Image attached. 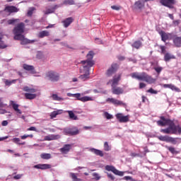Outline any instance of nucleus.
<instances>
[{
  "mask_svg": "<svg viewBox=\"0 0 181 181\" xmlns=\"http://www.w3.org/2000/svg\"><path fill=\"white\" fill-rule=\"evenodd\" d=\"M59 138H60V135H59V134H57V135L49 134L44 137V140L45 141H55L56 139H59Z\"/></svg>",
  "mask_w": 181,
  "mask_h": 181,
  "instance_id": "obj_16",
  "label": "nucleus"
},
{
  "mask_svg": "<svg viewBox=\"0 0 181 181\" xmlns=\"http://www.w3.org/2000/svg\"><path fill=\"white\" fill-rule=\"evenodd\" d=\"M23 68L24 69V70H26V71H30L31 74H35V73H36V71H35V66L32 65L24 64L23 65Z\"/></svg>",
  "mask_w": 181,
  "mask_h": 181,
  "instance_id": "obj_17",
  "label": "nucleus"
},
{
  "mask_svg": "<svg viewBox=\"0 0 181 181\" xmlns=\"http://www.w3.org/2000/svg\"><path fill=\"white\" fill-rule=\"evenodd\" d=\"M107 86H112V90L114 91V78L107 82Z\"/></svg>",
  "mask_w": 181,
  "mask_h": 181,
  "instance_id": "obj_51",
  "label": "nucleus"
},
{
  "mask_svg": "<svg viewBox=\"0 0 181 181\" xmlns=\"http://www.w3.org/2000/svg\"><path fill=\"white\" fill-rule=\"evenodd\" d=\"M16 81H18V79H13L12 81L6 80L4 83L6 86H11L12 84H15Z\"/></svg>",
  "mask_w": 181,
  "mask_h": 181,
  "instance_id": "obj_41",
  "label": "nucleus"
},
{
  "mask_svg": "<svg viewBox=\"0 0 181 181\" xmlns=\"http://www.w3.org/2000/svg\"><path fill=\"white\" fill-rule=\"evenodd\" d=\"M114 94H116L117 95H119L120 94H124V88L121 87H115Z\"/></svg>",
  "mask_w": 181,
  "mask_h": 181,
  "instance_id": "obj_27",
  "label": "nucleus"
},
{
  "mask_svg": "<svg viewBox=\"0 0 181 181\" xmlns=\"http://www.w3.org/2000/svg\"><path fill=\"white\" fill-rule=\"evenodd\" d=\"M68 97H74V98H76L78 101H81L82 103H86V101H93V98L90 96H83L81 97V93H68Z\"/></svg>",
  "mask_w": 181,
  "mask_h": 181,
  "instance_id": "obj_6",
  "label": "nucleus"
},
{
  "mask_svg": "<svg viewBox=\"0 0 181 181\" xmlns=\"http://www.w3.org/2000/svg\"><path fill=\"white\" fill-rule=\"evenodd\" d=\"M142 46V42L140 40L135 41L132 45V47H134V49H139Z\"/></svg>",
  "mask_w": 181,
  "mask_h": 181,
  "instance_id": "obj_32",
  "label": "nucleus"
},
{
  "mask_svg": "<svg viewBox=\"0 0 181 181\" xmlns=\"http://www.w3.org/2000/svg\"><path fill=\"white\" fill-rule=\"evenodd\" d=\"M166 149H168V151H169V152H170V153H172L173 155H177V153H180L179 151H177L176 148L173 146H165Z\"/></svg>",
  "mask_w": 181,
  "mask_h": 181,
  "instance_id": "obj_24",
  "label": "nucleus"
},
{
  "mask_svg": "<svg viewBox=\"0 0 181 181\" xmlns=\"http://www.w3.org/2000/svg\"><path fill=\"white\" fill-rule=\"evenodd\" d=\"M12 142L14 144H16L17 145H25L26 142L23 141V143H21V139L19 138H13L11 139Z\"/></svg>",
  "mask_w": 181,
  "mask_h": 181,
  "instance_id": "obj_37",
  "label": "nucleus"
},
{
  "mask_svg": "<svg viewBox=\"0 0 181 181\" xmlns=\"http://www.w3.org/2000/svg\"><path fill=\"white\" fill-rule=\"evenodd\" d=\"M151 66H159V62L158 61H155L153 62H151Z\"/></svg>",
  "mask_w": 181,
  "mask_h": 181,
  "instance_id": "obj_60",
  "label": "nucleus"
},
{
  "mask_svg": "<svg viewBox=\"0 0 181 181\" xmlns=\"http://www.w3.org/2000/svg\"><path fill=\"white\" fill-rule=\"evenodd\" d=\"M74 0H64V5H74Z\"/></svg>",
  "mask_w": 181,
  "mask_h": 181,
  "instance_id": "obj_46",
  "label": "nucleus"
},
{
  "mask_svg": "<svg viewBox=\"0 0 181 181\" xmlns=\"http://www.w3.org/2000/svg\"><path fill=\"white\" fill-rule=\"evenodd\" d=\"M14 40H21V45H28L30 43V41L25 37V35H21L20 37H14Z\"/></svg>",
  "mask_w": 181,
  "mask_h": 181,
  "instance_id": "obj_15",
  "label": "nucleus"
},
{
  "mask_svg": "<svg viewBox=\"0 0 181 181\" xmlns=\"http://www.w3.org/2000/svg\"><path fill=\"white\" fill-rule=\"evenodd\" d=\"M116 118L119 121V122H129V115L124 116L121 113H118L116 115Z\"/></svg>",
  "mask_w": 181,
  "mask_h": 181,
  "instance_id": "obj_10",
  "label": "nucleus"
},
{
  "mask_svg": "<svg viewBox=\"0 0 181 181\" xmlns=\"http://www.w3.org/2000/svg\"><path fill=\"white\" fill-rule=\"evenodd\" d=\"M5 107H6V104L4 103V102L2 101V98H0V114L1 115L6 114V112H8L6 110L4 109L5 108Z\"/></svg>",
  "mask_w": 181,
  "mask_h": 181,
  "instance_id": "obj_21",
  "label": "nucleus"
},
{
  "mask_svg": "<svg viewBox=\"0 0 181 181\" xmlns=\"http://www.w3.org/2000/svg\"><path fill=\"white\" fill-rule=\"evenodd\" d=\"M25 32V23H18L13 30V33L15 35L14 37H19L22 36V33Z\"/></svg>",
  "mask_w": 181,
  "mask_h": 181,
  "instance_id": "obj_4",
  "label": "nucleus"
},
{
  "mask_svg": "<svg viewBox=\"0 0 181 181\" xmlns=\"http://www.w3.org/2000/svg\"><path fill=\"white\" fill-rule=\"evenodd\" d=\"M104 149L106 151L111 150V148L110 147V145H108V142H107V141H105L104 144Z\"/></svg>",
  "mask_w": 181,
  "mask_h": 181,
  "instance_id": "obj_50",
  "label": "nucleus"
},
{
  "mask_svg": "<svg viewBox=\"0 0 181 181\" xmlns=\"http://www.w3.org/2000/svg\"><path fill=\"white\" fill-rule=\"evenodd\" d=\"M73 22H74V18H73L72 17H69L65 20L62 21V23H63L64 27L69 28L71 25V23H73Z\"/></svg>",
  "mask_w": 181,
  "mask_h": 181,
  "instance_id": "obj_13",
  "label": "nucleus"
},
{
  "mask_svg": "<svg viewBox=\"0 0 181 181\" xmlns=\"http://www.w3.org/2000/svg\"><path fill=\"white\" fill-rule=\"evenodd\" d=\"M146 93H150L151 94H158V91L153 90V88H152L147 90Z\"/></svg>",
  "mask_w": 181,
  "mask_h": 181,
  "instance_id": "obj_54",
  "label": "nucleus"
},
{
  "mask_svg": "<svg viewBox=\"0 0 181 181\" xmlns=\"http://www.w3.org/2000/svg\"><path fill=\"white\" fill-rule=\"evenodd\" d=\"M86 57L87 59L81 61V64H83V66H86V67L90 69V67H93V66H94V61H93V59L94 57V52L93 51H90L86 55Z\"/></svg>",
  "mask_w": 181,
  "mask_h": 181,
  "instance_id": "obj_3",
  "label": "nucleus"
},
{
  "mask_svg": "<svg viewBox=\"0 0 181 181\" xmlns=\"http://www.w3.org/2000/svg\"><path fill=\"white\" fill-rule=\"evenodd\" d=\"M63 112V110H55L50 114V117L51 118H56L57 115H59V114H62Z\"/></svg>",
  "mask_w": 181,
  "mask_h": 181,
  "instance_id": "obj_35",
  "label": "nucleus"
},
{
  "mask_svg": "<svg viewBox=\"0 0 181 181\" xmlns=\"http://www.w3.org/2000/svg\"><path fill=\"white\" fill-rule=\"evenodd\" d=\"M105 170H107V172H112V173H114V166H112V165H106L105 166Z\"/></svg>",
  "mask_w": 181,
  "mask_h": 181,
  "instance_id": "obj_48",
  "label": "nucleus"
},
{
  "mask_svg": "<svg viewBox=\"0 0 181 181\" xmlns=\"http://www.w3.org/2000/svg\"><path fill=\"white\" fill-rule=\"evenodd\" d=\"M33 11H35V8H32L31 10H29L28 11V16H32V15H33Z\"/></svg>",
  "mask_w": 181,
  "mask_h": 181,
  "instance_id": "obj_59",
  "label": "nucleus"
},
{
  "mask_svg": "<svg viewBox=\"0 0 181 181\" xmlns=\"http://www.w3.org/2000/svg\"><path fill=\"white\" fill-rule=\"evenodd\" d=\"M10 105L12 106L13 109L14 110V111H16V112H17L18 114H22V110H19V105L15 103L13 100L10 101Z\"/></svg>",
  "mask_w": 181,
  "mask_h": 181,
  "instance_id": "obj_20",
  "label": "nucleus"
},
{
  "mask_svg": "<svg viewBox=\"0 0 181 181\" xmlns=\"http://www.w3.org/2000/svg\"><path fill=\"white\" fill-rule=\"evenodd\" d=\"M160 4H161L163 6L173 9L175 4H176V0H160Z\"/></svg>",
  "mask_w": 181,
  "mask_h": 181,
  "instance_id": "obj_9",
  "label": "nucleus"
},
{
  "mask_svg": "<svg viewBox=\"0 0 181 181\" xmlns=\"http://www.w3.org/2000/svg\"><path fill=\"white\" fill-rule=\"evenodd\" d=\"M80 73L83 74L79 76L82 81H86V80H88L90 78V68L86 66H83V69H80Z\"/></svg>",
  "mask_w": 181,
  "mask_h": 181,
  "instance_id": "obj_7",
  "label": "nucleus"
},
{
  "mask_svg": "<svg viewBox=\"0 0 181 181\" xmlns=\"http://www.w3.org/2000/svg\"><path fill=\"white\" fill-rule=\"evenodd\" d=\"M159 35L161 36V40L163 42H166V40H169L172 37V34L165 33L163 30L160 31Z\"/></svg>",
  "mask_w": 181,
  "mask_h": 181,
  "instance_id": "obj_11",
  "label": "nucleus"
},
{
  "mask_svg": "<svg viewBox=\"0 0 181 181\" xmlns=\"http://www.w3.org/2000/svg\"><path fill=\"white\" fill-rule=\"evenodd\" d=\"M177 139H179V138H174L170 136V140L168 142L173 144V145H176L177 144Z\"/></svg>",
  "mask_w": 181,
  "mask_h": 181,
  "instance_id": "obj_42",
  "label": "nucleus"
},
{
  "mask_svg": "<svg viewBox=\"0 0 181 181\" xmlns=\"http://www.w3.org/2000/svg\"><path fill=\"white\" fill-rule=\"evenodd\" d=\"M19 18H12L7 21L8 25H15V23H19Z\"/></svg>",
  "mask_w": 181,
  "mask_h": 181,
  "instance_id": "obj_36",
  "label": "nucleus"
},
{
  "mask_svg": "<svg viewBox=\"0 0 181 181\" xmlns=\"http://www.w3.org/2000/svg\"><path fill=\"white\" fill-rule=\"evenodd\" d=\"M176 59V57L175 55H172L169 52L165 53L164 55V60L165 62H169V61H170L172 59Z\"/></svg>",
  "mask_w": 181,
  "mask_h": 181,
  "instance_id": "obj_23",
  "label": "nucleus"
},
{
  "mask_svg": "<svg viewBox=\"0 0 181 181\" xmlns=\"http://www.w3.org/2000/svg\"><path fill=\"white\" fill-rule=\"evenodd\" d=\"M145 87H146V83H144V82L139 83V88L140 90H142V88H145Z\"/></svg>",
  "mask_w": 181,
  "mask_h": 181,
  "instance_id": "obj_57",
  "label": "nucleus"
},
{
  "mask_svg": "<svg viewBox=\"0 0 181 181\" xmlns=\"http://www.w3.org/2000/svg\"><path fill=\"white\" fill-rule=\"evenodd\" d=\"M18 11L19 9L15 6H6L4 8V12L9 13V15H11V13L18 12Z\"/></svg>",
  "mask_w": 181,
  "mask_h": 181,
  "instance_id": "obj_12",
  "label": "nucleus"
},
{
  "mask_svg": "<svg viewBox=\"0 0 181 181\" xmlns=\"http://www.w3.org/2000/svg\"><path fill=\"white\" fill-rule=\"evenodd\" d=\"M90 151L93 152V153H95V155H97V156H104V153H103L102 151L96 149V148H91Z\"/></svg>",
  "mask_w": 181,
  "mask_h": 181,
  "instance_id": "obj_29",
  "label": "nucleus"
},
{
  "mask_svg": "<svg viewBox=\"0 0 181 181\" xmlns=\"http://www.w3.org/2000/svg\"><path fill=\"white\" fill-rule=\"evenodd\" d=\"M173 43L175 47H181V37H175L173 39Z\"/></svg>",
  "mask_w": 181,
  "mask_h": 181,
  "instance_id": "obj_26",
  "label": "nucleus"
},
{
  "mask_svg": "<svg viewBox=\"0 0 181 181\" xmlns=\"http://www.w3.org/2000/svg\"><path fill=\"white\" fill-rule=\"evenodd\" d=\"M47 36H50V33L47 30H42L38 34V37L40 39H43V37H46Z\"/></svg>",
  "mask_w": 181,
  "mask_h": 181,
  "instance_id": "obj_25",
  "label": "nucleus"
},
{
  "mask_svg": "<svg viewBox=\"0 0 181 181\" xmlns=\"http://www.w3.org/2000/svg\"><path fill=\"white\" fill-rule=\"evenodd\" d=\"M124 180H132V177H131V176H124Z\"/></svg>",
  "mask_w": 181,
  "mask_h": 181,
  "instance_id": "obj_61",
  "label": "nucleus"
},
{
  "mask_svg": "<svg viewBox=\"0 0 181 181\" xmlns=\"http://www.w3.org/2000/svg\"><path fill=\"white\" fill-rule=\"evenodd\" d=\"M27 131H36V127H30V128L27 129Z\"/></svg>",
  "mask_w": 181,
  "mask_h": 181,
  "instance_id": "obj_64",
  "label": "nucleus"
},
{
  "mask_svg": "<svg viewBox=\"0 0 181 181\" xmlns=\"http://www.w3.org/2000/svg\"><path fill=\"white\" fill-rule=\"evenodd\" d=\"M153 69L155 70L157 74H160V72L162 71V70H163V67L157 66V67H154Z\"/></svg>",
  "mask_w": 181,
  "mask_h": 181,
  "instance_id": "obj_47",
  "label": "nucleus"
},
{
  "mask_svg": "<svg viewBox=\"0 0 181 181\" xmlns=\"http://www.w3.org/2000/svg\"><path fill=\"white\" fill-rule=\"evenodd\" d=\"M132 78H136L139 81H146V83H148V84H152L155 83V78H152V76H149L146 72H142L139 74L138 72H134L130 74Z\"/></svg>",
  "mask_w": 181,
  "mask_h": 181,
  "instance_id": "obj_2",
  "label": "nucleus"
},
{
  "mask_svg": "<svg viewBox=\"0 0 181 181\" xmlns=\"http://www.w3.org/2000/svg\"><path fill=\"white\" fill-rule=\"evenodd\" d=\"M117 59L119 60V62H124V60H125V57L122 55H118Z\"/></svg>",
  "mask_w": 181,
  "mask_h": 181,
  "instance_id": "obj_56",
  "label": "nucleus"
},
{
  "mask_svg": "<svg viewBox=\"0 0 181 181\" xmlns=\"http://www.w3.org/2000/svg\"><path fill=\"white\" fill-rule=\"evenodd\" d=\"M160 118V119L157 121V124L159 127H166V125H168V128L162 129L160 132H163V134H172L174 135L179 134V135H181L180 125H175L174 121L170 119H166L163 116H161Z\"/></svg>",
  "mask_w": 181,
  "mask_h": 181,
  "instance_id": "obj_1",
  "label": "nucleus"
},
{
  "mask_svg": "<svg viewBox=\"0 0 181 181\" xmlns=\"http://www.w3.org/2000/svg\"><path fill=\"white\" fill-rule=\"evenodd\" d=\"M35 169H41V170H46V169H51L52 165L50 164H38L34 165Z\"/></svg>",
  "mask_w": 181,
  "mask_h": 181,
  "instance_id": "obj_14",
  "label": "nucleus"
},
{
  "mask_svg": "<svg viewBox=\"0 0 181 181\" xmlns=\"http://www.w3.org/2000/svg\"><path fill=\"white\" fill-rule=\"evenodd\" d=\"M122 76V73L116 74L114 78V84H118V82L121 80Z\"/></svg>",
  "mask_w": 181,
  "mask_h": 181,
  "instance_id": "obj_33",
  "label": "nucleus"
},
{
  "mask_svg": "<svg viewBox=\"0 0 181 181\" xmlns=\"http://www.w3.org/2000/svg\"><path fill=\"white\" fill-rule=\"evenodd\" d=\"M160 49L161 50V53L163 54H165V53H166V47L163 46V45H160Z\"/></svg>",
  "mask_w": 181,
  "mask_h": 181,
  "instance_id": "obj_55",
  "label": "nucleus"
},
{
  "mask_svg": "<svg viewBox=\"0 0 181 181\" xmlns=\"http://www.w3.org/2000/svg\"><path fill=\"white\" fill-rule=\"evenodd\" d=\"M23 91H26L27 93H36V89L30 88L28 86H25L23 88Z\"/></svg>",
  "mask_w": 181,
  "mask_h": 181,
  "instance_id": "obj_39",
  "label": "nucleus"
},
{
  "mask_svg": "<svg viewBox=\"0 0 181 181\" xmlns=\"http://www.w3.org/2000/svg\"><path fill=\"white\" fill-rule=\"evenodd\" d=\"M6 47H8V45H6L5 42L3 40H1L0 42V49H6Z\"/></svg>",
  "mask_w": 181,
  "mask_h": 181,
  "instance_id": "obj_53",
  "label": "nucleus"
},
{
  "mask_svg": "<svg viewBox=\"0 0 181 181\" xmlns=\"http://www.w3.org/2000/svg\"><path fill=\"white\" fill-rule=\"evenodd\" d=\"M114 105H124V103L119 100H114Z\"/></svg>",
  "mask_w": 181,
  "mask_h": 181,
  "instance_id": "obj_52",
  "label": "nucleus"
},
{
  "mask_svg": "<svg viewBox=\"0 0 181 181\" xmlns=\"http://www.w3.org/2000/svg\"><path fill=\"white\" fill-rule=\"evenodd\" d=\"M124 173H125V172L119 171L114 168V175H117V176H124Z\"/></svg>",
  "mask_w": 181,
  "mask_h": 181,
  "instance_id": "obj_43",
  "label": "nucleus"
},
{
  "mask_svg": "<svg viewBox=\"0 0 181 181\" xmlns=\"http://www.w3.org/2000/svg\"><path fill=\"white\" fill-rule=\"evenodd\" d=\"M40 158H41V159L48 160L52 158V154L43 153L40 154Z\"/></svg>",
  "mask_w": 181,
  "mask_h": 181,
  "instance_id": "obj_38",
  "label": "nucleus"
},
{
  "mask_svg": "<svg viewBox=\"0 0 181 181\" xmlns=\"http://www.w3.org/2000/svg\"><path fill=\"white\" fill-rule=\"evenodd\" d=\"M22 176H23V174H18V175H16L13 177V179L15 180H19V179H21L22 178Z\"/></svg>",
  "mask_w": 181,
  "mask_h": 181,
  "instance_id": "obj_58",
  "label": "nucleus"
},
{
  "mask_svg": "<svg viewBox=\"0 0 181 181\" xmlns=\"http://www.w3.org/2000/svg\"><path fill=\"white\" fill-rule=\"evenodd\" d=\"M70 149H71V144H65L59 149V151L62 152V153L66 154L70 152Z\"/></svg>",
  "mask_w": 181,
  "mask_h": 181,
  "instance_id": "obj_19",
  "label": "nucleus"
},
{
  "mask_svg": "<svg viewBox=\"0 0 181 181\" xmlns=\"http://www.w3.org/2000/svg\"><path fill=\"white\" fill-rule=\"evenodd\" d=\"M56 8H57V6H55L51 8H48L45 12V15H49V13H53L54 11H56Z\"/></svg>",
  "mask_w": 181,
  "mask_h": 181,
  "instance_id": "obj_40",
  "label": "nucleus"
},
{
  "mask_svg": "<svg viewBox=\"0 0 181 181\" xmlns=\"http://www.w3.org/2000/svg\"><path fill=\"white\" fill-rule=\"evenodd\" d=\"M45 77L50 81H59L60 80V74L54 71H49L45 74Z\"/></svg>",
  "mask_w": 181,
  "mask_h": 181,
  "instance_id": "obj_5",
  "label": "nucleus"
},
{
  "mask_svg": "<svg viewBox=\"0 0 181 181\" xmlns=\"http://www.w3.org/2000/svg\"><path fill=\"white\" fill-rule=\"evenodd\" d=\"M118 69H119V65H118V64H115V65H114L115 71H117V70H118Z\"/></svg>",
  "mask_w": 181,
  "mask_h": 181,
  "instance_id": "obj_62",
  "label": "nucleus"
},
{
  "mask_svg": "<svg viewBox=\"0 0 181 181\" xmlns=\"http://www.w3.org/2000/svg\"><path fill=\"white\" fill-rule=\"evenodd\" d=\"M157 138L159 141H162L163 142H169L170 139V136H158Z\"/></svg>",
  "mask_w": 181,
  "mask_h": 181,
  "instance_id": "obj_30",
  "label": "nucleus"
},
{
  "mask_svg": "<svg viewBox=\"0 0 181 181\" xmlns=\"http://www.w3.org/2000/svg\"><path fill=\"white\" fill-rule=\"evenodd\" d=\"M52 100H54V101H62V100H63V98L59 97V95H57V94H52Z\"/></svg>",
  "mask_w": 181,
  "mask_h": 181,
  "instance_id": "obj_45",
  "label": "nucleus"
},
{
  "mask_svg": "<svg viewBox=\"0 0 181 181\" xmlns=\"http://www.w3.org/2000/svg\"><path fill=\"white\" fill-rule=\"evenodd\" d=\"M114 74V64H112L111 66L107 69L106 72L107 77H111Z\"/></svg>",
  "mask_w": 181,
  "mask_h": 181,
  "instance_id": "obj_28",
  "label": "nucleus"
},
{
  "mask_svg": "<svg viewBox=\"0 0 181 181\" xmlns=\"http://www.w3.org/2000/svg\"><path fill=\"white\" fill-rule=\"evenodd\" d=\"M71 177H72V180L74 181H81V179L78 178L77 176L76 175V174L71 173Z\"/></svg>",
  "mask_w": 181,
  "mask_h": 181,
  "instance_id": "obj_49",
  "label": "nucleus"
},
{
  "mask_svg": "<svg viewBox=\"0 0 181 181\" xmlns=\"http://www.w3.org/2000/svg\"><path fill=\"white\" fill-rule=\"evenodd\" d=\"M64 135H69V136H73L74 135H78L80 134V131L77 127L72 128H65L63 131Z\"/></svg>",
  "mask_w": 181,
  "mask_h": 181,
  "instance_id": "obj_8",
  "label": "nucleus"
},
{
  "mask_svg": "<svg viewBox=\"0 0 181 181\" xmlns=\"http://www.w3.org/2000/svg\"><path fill=\"white\" fill-rule=\"evenodd\" d=\"M26 100H35L36 98V94L35 93H25Z\"/></svg>",
  "mask_w": 181,
  "mask_h": 181,
  "instance_id": "obj_31",
  "label": "nucleus"
},
{
  "mask_svg": "<svg viewBox=\"0 0 181 181\" xmlns=\"http://www.w3.org/2000/svg\"><path fill=\"white\" fill-rule=\"evenodd\" d=\"M1 125L2 127H6V125H8V121L4 120L1 122Z\"/></svg>",
  "mask_w": 181,
  "mask_h": 181,
  "instance_id": "obj_63",
  "label": "nucleus"
},
{
  "mask_svg": "<svg viewBox=\"0 0 181 181\" xmlns=\"http://www.w3.org/2000/svg\"><path fill=\"white\" fill-rule=\"evenodd\" d=\"M103 117H105V118H106L107 119H112L113 118V116L108 113V112H104Z\"/></svg>",
  "mask_w": 181,
  "mask_h": 181,
  "instance_id": "obj_44",
  "label": "nucleus"
},
{
  "mask_svg": "<svg viewBox=\"0 0 181 181\" xmlns=\"http://www.w3.org/2000/svg\"><path fill=\"white\" fill-rule=\"evenodd\" d=\"M68 114L71 119H74V121H77V119H78V117H77V116L74 115V112H73V111H68Z\"/></svg>",
  "mask_w": 181,
  "mask_h": 181,
  "instance_id": "obj_34",
  "label": "nucleus"
},
{
  "mask_svg": "<svg viewBox=\"0 0 181 181\" xmlns=\"http://www.w3.org/2000/svg\"><path fill=\"white\" fill-rule=\"evenodd\" d=\"M163 88H170L173 91H177L179 93L180 91V89L177 87H176L175 85L170 83V84H163Z\"/></svg>",
  "mask_w": 181,
  "mask_h": 181,
  "instance_id": "obj_18",
  "label": "nucleus"
},
{
  "mask_svg": "<svg viewBox=\"0 0 181 181\" xmlns=\"http://www.w3.org/2000/svg\"><path fill=\"white\" fill-rule=\"evenodd\" d=\"M134 6L136 9H143V8H145V1H137L134 3Z\"/></svg>",
  "mask_w": 181,
  "mask_h": 181,
  "instance_id": "obj_22",
  "label": "nucleus"
}]
</instances>
